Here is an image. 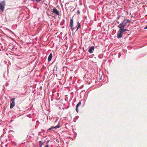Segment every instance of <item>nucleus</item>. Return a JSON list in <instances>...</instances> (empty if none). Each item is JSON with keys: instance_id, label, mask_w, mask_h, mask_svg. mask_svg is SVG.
Segmentation results:
<instances>
[{"instance_id": "f257e3e1", "label": "nucleus", "mask_w": 147, "mask_h": 147, "mask_svg": "<svg viewBox=\"0 0 147 147\" xmlns=\"http://www.w3.org/2000/svg\"><path fill=\"white\" fill-rule=\"evenodd\" d=\"M120 18L122 20V21L118 26V27L119 29H121L124 33L126 31H129L127 29H124V28L126 26L129 21V20L123 18L120 16H118L117 17V19L118 20Z\"/></svg>"}, {"instance_id": "f03ea898", "label": "nucleus", "mask_w": 147, "mask_h": 147, "mask_svg": "<svg viewBox=\"0 0 147 147\" xmlns=\"http://www.w3.org/2000/svg\"><path fill=\"white\" fill-rule=\"evenodd\" d=\"M5 5V1H3L0 2V9L3 12L4 10V7Z\"/></svg>"}, {"instance_id": "7ed1b4c3", "label": "nucleus", "mask_w": 147, "mask_h": 147, "mask_svg": "<svg viewBox=\"0 0 147 147\" xmlns=\"http://www.w3.org/2000/svg\"><path fill=\"white\" fill-rule=\"evenodd\" d=\"M124 33L122 30L121 29L118 31L117 33V38H121L123 35V34Z\"/></svg>"}, {"instance_id": "20e7f679", "label": "nucleus", "mask_w": 147, "mask_h": 147, "mask_svg": "<svg viewBox=\"0 0 147 147\" xmlns=\"http://www.w3.org/2000/svg\"><path fill=\"white\" fill-rule=\"evenodd\" d=\"M69 27L71 30L73 31L75 29L74 27V20L73 18L71 19L70 20Z\"/></svg>"}, {"instance_id": "39448f33", "label": "nucleus", "mask_w": 147, "mask_h": 147, "mask_svg": "<svg viewBox=\"0 0 147 147\" xmlns=\"http://www.w3.org/2000/svg\"><path fill=\"white\" fill-rule=\"evenodd\" d=\"M55 75L59 80H61L63 77V74H55Z\"/></svg>"}, {"instance_id": "423d86ee", "label": "nucleus", "mask_w": 147, "mask_h": 147, "mask_svg": "<svg viewBox=\"0 0 147 147\" xmlns=\"http://www.w3.org/2000/svg\"><path fill=\"white\" fill-rule=\"evenodd\" d=\"M53 12L57 16H59V11L56 8L53 9Z\"/></svg>"}, {"instance_id": "0eeeda50", "label": "nucleus", "mask_w": 147, "mask_h": 147, "mask_svg": "<svg viewBox=\"0 0 147 147\" xmlns=\"http://www.w3.org/2000/svg\"><path fill=\"white\" fill-rule=\"evenodd\" d=\"M94 49V47L93 46H92L88 50V51L90 53H92L93 52V51Z\"/></svg>"}, {"instance_id": "6e6552de", "label": "nucleus", "mask_w": 147, "mask_h": 147, "mask_svg": "<svg viewBox=\"0 0 147 147\" xmlns=\"http://www.w3.org/2000/svg\"><path fill=\"white\" fill-rule=\"evenodd\" d=\"M81 26L79 22L78 21V22L77 23V24L76 26L77 29L75 32H76L79 28H81Z\"/></svg>"}, {"instance_id": "1a4fd4ad", "label": "nucleus", "mask_w": 147, "mask_h": 147, "mask_svg": "<svg viewBox=\"0 0 147 147\" xmlns=\"http://www.w3.org/2000/svg\"><path fill=\"white\" fill-rule=\"evenodd\" d=\"M52 58V53H51L49 55V57H48V61L50 62Z\"/></svg>"}, {"instance_id": "9d476101", "label": "nucleus", "mask_w": 147, "mask_h": 147, "mask_svg": "<svg viewBox=\"0 0 147 147\" xmlns=\"http://www.w3.org/2000/svg\"><path fill=\"white\" fill-rule=\"evenodd\" d=\"M81 102L80 101L77 104L76 106V110L77 112H78V107L81 105Z\"/></svg>"}, {"instance_id": "9b49d317", "label": "nucleus", "mask_w": 147, "mask_h": 147, "mask_svg": "<svg viewBox=\"0 0 147 147\" xmlns=\"http://www.w3.org/2000/svg\"><path fill=\"white\" fill-rule=\"evenodd\" d=\"M34 2H36L37 3H40L41 2H42V0H31Z\"/></svg>"}, {"instance_id": "f8f14e48", "label": "nucleus", "mask_w": 147, "mask_h": 147, "mask_svg": "<svg viewBox=\"0 0 147 147\" xmlns=\"http://www.w3.org/2000/svg\"><path fill=\"white\" fill-rule=\"evenodd\" d=\"M15 106V102H12L10 104V107L11 109H12Z\"/></svg>"}, {"instance_id": "ddd939ff", "label": "nucleus", "mask_w": 147, "mask_h": 147, "mask_svg": "<svg viewBox=\"0 0 147 147\" xmlns=\"http://www.w3.org/2000/svg\"><path fill=\"white\" fill-rule=\"evenodd\" d=\"M99 77H100L99 80H101L102 79V78L104 77V74H102V75L100 76V74L98 75Z\"/></svg>"}, {"instance_id": "4468645a", "label": "nucleus", "mask_w": 147, "mask_h": 147, "mask_svg": "<svg viewBox=\"0 0 147 147\" xmlns=\"http://www.w3.org/2000/svg\"><path fill=\"white\" fill-rule=\"evenodd\" d=\"M59 127H60L59 125H57L55 127L53 126V127H52V129H55H55L58 128Z\"/></svg>"}, {"instance_id": "2eb2a0df", "label": "nucleus", "mask_w": 147, "mask_h": 147, "mask_svg": "<svg viewBox=\"0 0 147 147\" xmlns=\"http://www.w3.org/2000/svg\"><path fill=\"white\" fill-rule=\"evenodd\" d=\"M43 142L42 141H40L39 142V144L40 145V146L41 147L43 144Z\"/></svg>"}, {"instance_id": "dca6fc26", "label": "nucleus", "mask_w": 147, "mask_h": 147, "mask_svg": "<svg viewBox=\"0 0 147 147\" xmlns=\"http://www.w3.org/2000/svg\"><path fill=\"white\" fill-rule=\"evenodd\" d=\"M15 98H12L11 99V101H12V102H15L14 100H15Z\"/></svg>"}, {"instance_id": "f3484780", "label": "nucleus", "mask_w": 147, "mask_h": 147, "mask_svg": "<svg viewBox=\"0 0 147 147\" xmlns=\"http://www.w3.org/2000/svg\"><path fill=\"white\" fill-rule=\"evenodd\" d=\"M80 11L79 10H78L77 11V14L78 15L80 14Z\"/></svg>"}, {"instance_id": "a211bd4d", "label": "nucleus", "mask_w": 147, "mask_h": 147, "mask_svg": "<svg viewBox=\"0 0 147 147\" xmlns=\"http://www.w3.org/2000/svg\"><path fill=\"white\" fill-rule=\"evenodd\" d=\"M53 129H52V127H51V128H49V129H48V130H52Z\"/></svg>"}, {"instance_id": "6ab92c4d", "label": "nucleus", "mask_w": 147, "mask_h": 147, "mask_svg": "<svg viewBox=\"0 0 147 147\" xmlns=\"http://www.w3.org/2000/svg\"><path fill=\"white\" fill-rule=\"evenodd\" d=\"M44 147H49L48 145H46Z\"/></svg>"}, {"instance_id": "aec40b11", "label": "nucleus", "mask_w": 147, "mask_h": 147, "mask_svg": "<svg viewBox=\"0 0 147 147\" xmlns=\"http://www.w3.org/2000/svg\"><path fill=\"white\" fill-rule=\"evenodd\" d=\"M144 29H147V24L145 28H144Z\"/></svg>"}, {"instance_id": "412c9836", "label": "nucleus", "mask_w": 147, "mask_h": 147, "mask_svg": "<svg viewBox=\"0 0 147 147\" xmlns=\"http://www.w3.org/2000/svg\"><path fill=\"white\" fill-rule=\"evenodd\" d=\"M8 30L9 31H10V32H11V33H13V32H12V31H11V30H9L8 29Z\"/></svg>"}, {"instance_id": "4be33fe9", "label": "nucleus", "mask_w": 147, "mask_h": 147, "mask_svg": "<svg viewBox=\"0 0 147 147\" xmlns=\"http://www.w3.org/2000/svg\"><path fill=\"white\" fill-rule=\"evenodd\" d=\"M117 23L118 24H119V21L117 22Z\"/></svg>"}]
</instances>
